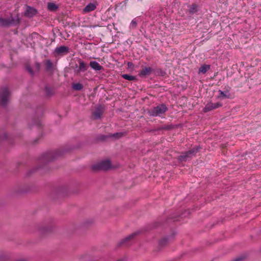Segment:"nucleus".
<instances>
[{
    "instance_id": "nucleus-29",
    "label": "nucleus",
    "mask_w": 261,
    "mask_h": 261,
    "mask_svg": "<svg viewBox=\"0 0 261 261\" xmlns=\"http://www.w3.org/2000/svg\"><path fill=\"white\" fill-rule=\"evenodd\" d=\"M246 255L245 254H243L239 256H238L232 261H243L245 258H246Z\"/></svg>"
},
{
    "instance_id": "nucleus-27",
    "label": "nucleus",
    "mask_w": 261,
    "mask_h": 261,
    "mask_svg": "<svg viewBox=\"0 0 261 261\" xmlns=\"http://www.w3.org/2000/svg\"><path fill=\"white\" fill-rule=\"evenodd\" d=\"M138 24V21L136 18H134L132 20L129 28L130 29H135L136 28Z\"/></svg>"
},
{
    "instance_id": "nucleus-39",
    "label": "nucleus",
    "mask_w": 261,
    "mask_h": 261,
    "mask_svg": "<svg viewBox=\"0 0 261 261\" xmlns=\"http://www.w3.org/2000/svg\"><path fill=\"white\" fill-rule=\"evenodd\" d=\"M17 194L19 192V191H18V189H17Z\"/></svg>"
},
{
    "instance_id": "nucleus-22",
    "label": "nucleus",
    "mask_w": 261,
    "mask_h": 261,
    "mask_svg": "<svg viewBox=\"0 0 261 261\" xmlns=\"http://www.w3.org/2000/svg\"><path fill=\"white\" fill-rule=\"evenodd\" d=\"M121 76L125 80L128 81H132L137 80V78L135 76L129 75L128 74H123L121 75Z\"/></svg>"
},
{
    "instance_id": "nucleus-30",
    "label": "nucleus",
    "mask_w": 261,
    "mask_h": 261,
    "mask_svg": "<svg viewBox=\"0 0 261 261\" xmlns=\"http://www.w3.org/2000/svg\"><path fill=\"white\" fill-rule=\"evenodd\" d=\"M26 70L32 76H33L34 75V72L33 71V69H32L30 66L27 65Z\"/></svg>"
},
{
    "instance_id": "nucleus-25",
    "label": "nucleus",
    "mask_w": 261,
    "mask_h": 261,
    "mask_svg": "<svg viewBox=\"0 0 261 261\" xmlns=\"http://www.w3.org/2000/svg\"><path fill=\"white\" fill-rule=\"evenodd\" d=\"M72 88L75 90L80 91L83 89V86L82 84L78 83L74 84L72 85Z\"/></svg>"
},
{
    "instance_id": "nucleus-17",
    "label": "nucleus",
    "mask_w": 261,
    "mask_h": 261,
    "mask_svg": "<svg viewBox=\"0 0 261 261\" xmlns=\"http://www.w3.org/2000/svg\"><path fill=\"white\" fill-rule=\"evenodd\" d=\"M219 95L218 97L219 98H229L230 96V94L229 93L228 90H226L225 92L221 91V90H219Z\"/></svg>"
},
{
    "instance_id": "nucleus-31",
    "label": "nucleus",
    "mask_w": 261,
    "mask_h": 261,
    "mask_svg": "<svg viewBox=\"0 0 261 261\" xmlns=\"http://www.w3.org/2000/svg\"><path fill=\"white\" fill-rule=\"evenodd\" d=\"M37 114H43L44 113V108L42 106L39 107L36 111Z\"/></svg>"
},
{
    "instance_id": "nucleus-26",
    "label": "nucleus",
    "mask_w": 261,
    "mask_h": 261,
    "mask_svg": "<svg viewBox=\"0 0 261 261\" xmlns=\"http://www.w3.org/2000/svg\"><path fill=\"white\" fill-rule=\"evenodd\" d=\"M124 135V133L119 132V133H114V134H112V135H110V137H113L116 139H119V138H121L122 136H123Z\"/></svg>"
},
{
    "instance_id": "nucleus-6",
    "label": "nucleus",
    "mask_w": 261,
    "mask_h": 261,
    "mask_svg": "<svg viewBox=\"0 0 261 261\" xmlns=\"http://www.w3.org/2000/svg\"><path fill=\"white\" fill-rule=\"evenodd\" d=\"M105 111V108L101 105H98L95 108V110L92 113V115L94 119H100Z\"/></svg>"
},
{
    "instance_id": "nucleus-24",
    "label": "nucleus",
    "mask_w": 261,
    "mask_h": 261,
    "mask_svg": "<svg viewBox=\"0 0 261 261\" xmlns=\"http://www.w3.org/2000/svg\"><path fill=\"white\" fill-rule=\"evenodd\" d=\"M33 124L37 127L38 129L41 130L42 129V124L41 122V120L39 119H34L33 121Z\"/></svg>"
},
{
    "instance_id": "nucleus-21",
    "label": "nucleus",
    "mask_w": 261,
    "mask_h": 261,
    "mask_svg": "<svg viewBox=\"0 0 261 261\" xmlns=\"http://www.w3.org/2000/svg\"><path fill=\"white\" fill-rule=\"evenodd\" d=\"M198 6L196 4H192L190 6V9L189 10V13L190 14L196 13L198 11Z\"/></svg>"
},
{
    "instance_id": "nucleus-2",
    "label": "nucleus",
    "mask_w": 261,
    "mask_h": 261,
    "mask_svg": "<svg viewBox=\"0 0 261 261\" xmlns=\"http://www.w3.org/2000/svg\"><path fill=\"white\" fill-rule=\"evenodd\" d=\"M201 149L200 145L196 146L190 150L182 153L178 156V160L180 162H186L189 158L195 156L196 154Z\"/></svg>"
},
{
    "instance_id": "nucleus-18",
    "label": "nucleus",
    "mask_w": 261,
    "mask_h": 261,
    "mask_svg": "<svg viewBox=\"0 0 261 261\" xmlns=\"http://www.w3.org/2000/svg\"><path fill=\"white\" fill-rule=\"evenodd\" d=\"M172 128V126L170 125H165L162 126H159L155 128L152 129L150 130L151 132H155L157 131H161L163 130H169Z\"/></svg>"
},
{
    "instance_id": "nucleus-19",
    "label": "nucleus",
    "mask_w": 261,
    "mask_h": 261,
    "mask_svg": "<svg viewBox=\"0 0 261 261\" xmlns=\"http://www.w3.org/2000/svg\"><path fill=\"white\" fill-rule=\"evenodd\" d=\"M45 95L47 97H50L54 94L53 89L48 86H46L44 88Z\"/></svg>"
},
{
    "instance_id": "nucleus-9",
    "label": "nucleus",
    "mask_w": 261,
    "mask_h": 261,
    "mask_svg": "<svg viewBox=\"0 0 261 261\" xmlns=\"http://www.w3.org/2000/svg\"><path fill=\"white\" fill-rule=\"evenodd\" d=\"M140 233V231H136L131 234L128 236L123 240H122L118 244V246H121L122 245H129V242L133 240L136 236H137L138 234Z\"/></svg>"
},
{
    "instance_id": "nucleus-13",
    "label": "nucleus",
    "mask_w": 261,
    "mask_h": 261,
    "mask_svg": "<svg viewBox=\"0 0 261 261\" xmlns=\"http://www.w3.org/2000/svg\"><path fill=\"white\" fill-rule=\"evenodd\" d=\"M14 20L13 19H4L0 18V27H8L13 24Z\"/></svg>"
},
{
    "instance_id": "nucleus-36",
    "label": "nucleus",
    "mask_w": 261,
    "mask_h": 261,
    "mask_svg": "<svg viewBox=\"0 0 261 261\" xmlns=\"http://www.w3.org/2000/svg\"><path fill=\"white\" fill-rule=\"evenodd\" d=\"M17 261H27V260H25V259H17Z\"/></svg>"
},
{
    "instance_id": "nucleus-34",
    "label": "nucleus",
    "mask_w": 261,
    "mask_h": 261,
    "mask_svg": "<svg viewBox=\"0 0 261 261\" xmlns=\"http://www.w3.org/2000/svg\"><path fill=\"white\" fill-rule=\"evenodd\" d=\"M130 65H133L132 62H128V66L129 67Z\"/></svg>"
},
{
    "instance_id": "nucleus-5",
    "label": "nucleus",
    "mask_w": 261,
    "mask_h": 261,
    "mask_svg": "<svg viewBox=\"0 0 261 261\" xmlns=\"http://www.w3.org/2000/svg\"><path fill=\"white\" fill-rule=\"evenodd\" d=\"M10 93L7 88L0 89V102L3 106L6 105L9 101Z\"/></svg>"
},
{
    "instance_id": "nucleus-4",
    "label": "nucleus",
    "mask_w": 261,
    "mask_h": 261,
    "mask_svg": "<svg viewBox=\"0 0 261 261\" xmlns=\"http://www.w3.org/2000/svg\"><path fill=\"white\" fill-rule=\"evenodd\" d=\"M94 171L107 170L111 168V163L110 160H104L92 166Z\"/></svg>"
},
{
    "instance_id": "nucleus-28",
    "label": "nucleus",
    "mask_w": 261,
    "mask_h": 261,
    "mask_svg": "<svg viewBox=\"0 0 261 261\" xmlns=\"http://www.w3.org/2000/svg\"><path fill=\"white\" fill-rule=\"evenodd\" d=\"M168 241V238L165 237L161 239L160 241L159 244L161 246L165 245Z\"/></svg>"
},
{
    "instance_id": "nucleus-35",
    "label": "nucleus",
    "mask_w": 261,
    "mask_h": 261,
    "mask_svg": "<svg viewBox=\"0 0 261 261\" xmlns=\"http://www.w3.org/2000/svg\"><path fill=\"white\" fill-rule=\"evenodd\" d=\"M17 24H18L19 23V21H20V20H19V19L18 18V17H17Z\"/></svg>"
},
{
    "instance_id": "nucleus-33",
    "label": "nucleus",
    "mask_w": 261,
    "mask_h": 261,
    "mask_svg": "<svg viewBox=\"0 0 261 261\" xmlns=\"http://www.w3.org/2000/svg\"><path fill=\"white\" fill-rule=\"evenodd\" d=\"M110 137V136H105V135H101L99 137V139L101 141H104L107 138Z\"/></svg>"
},
{
    "instance_id": "nucleus-11",
    "label": "nucleus",
    "mask_w": 261,
    "mask_h": 261,
    "mask_svg": "<svg viewBox=\"0 0 261 261\" xmlns=\"http://www.w3.org/2000/svg\"><path fill=\"white\" fill-rule=\"evenodd\" d=\"M38 13L36 9L31 6H27L24 13V15L28 17L32 18L36 15Z\"/></svg>"
},
{
    "instance_id": "nucleus-7",
    "label": "nucleus",
    "mask_w": 261,
    "mask_h": 261,
    "mask_svg": "<svg viewBox=\"0 0 261 261\" xmlns=\"http://www.w3.org/2000/svg\"><path fill=\"white\" fill-rule=\"evenodd\" d=\"M69 50V48L68 46L62 45L57 47L54 51V54L55 56H64L67 54Z\"/></svg>"
},
{
    "instance_id": "nucleus-16",
    "label": "nucleus",
    "mask_w": 261,
    "mask_h": 261,
    "mask_svg": "<svg viewBox=\"0 0 261 261\" xmlns=\"http://www.w3.org/2000/svg\"><path fill=\"white\" fill-rule=\"evenodd\" d=\"M96 8V6L95 4L93 3H89L83 9V11L85 13H88L91 11H94Z\"/></svg>"
},
{
    "instance_id": "nucleus-37",
    "label": "nucleus",
    "mask_w": 261,
    "mask_h": 261,
    "mask_svg": "<svg viewBox=\"0 0 261 261\" xmlns=\"http://www.w3.org/2000/svg\"><path fill=\"white\" fill-rule=\"evenodd\" d=\"M37 139H36L35 140H34V142L33 143L35 144V143H37Z\"/></svg>"
},
{
    "instance_id": "nucleus-3",
    "label": "nucleus",
    "mask_w": 261,
    "mask_h": 261,
    "mask_svg": "<svg viewBox=\"0 0 261 261\" xmlns=\"http://www.w3.org/2000/svg\"><path fill=\"white\" fill-rule=\"evenodd\" d=\"M168 110L167 107L164 104L160 105L153 108L149 111L148 114L150 116L156 117L164 114Z\"/></svg>"
},
{
    "instance_id": "nucleus-1",
    "label": "nucleus",
    "mask_w": 261,
    "mask_h": 261,
    "mask_svg": "<svg viewBox=\"0 0 261 261\" xmlns=\"http://www.w3.org/2000/svg\"><path fill=\"white\" fill-rule=\"evenodd\" d=\"M64 151L63 149H58L55 151H48L43 154L39 159V162L41 163H47L62 155Z\"/></svg>"
},
{
    "instance_id": "nucleus-20",
    "label": "nucleus",
    "mask_w": 261,
    "mask_h": 261,
    "mask_svg": "<svg viewBox=\"0 0 261 261\" xmlns=\"http://www.w3.org/2000/svg\"><path fill=\"white\" fill-rule=\"evenodd\" d=\"M210 67L211 66L210 65L203 64L199 68V73L204 74L210 69Z\"/></svg>"
},
{
    "instance_id": "nucleus-38",
    "label": "nucleus",
    "mask_w": 261,
    "mask_h": 261,
    "mask_svg": "<svg viewBox=\"0 0 261 261\" xmlns=\"http://www.w3.org/2000/svg\"><path fill=\"white\" fill-rule=\"evenodd\" d=\"M29 127H30V128H32V124H29Z\"/></svg>"
},
{
    "instance_id": "nucleus-10",
    "label": "nucleus",
    "mask_w": 261,
    "mask_h": 261,
    "mask_svg": "<svg viewBox=\"0 0 261 261\" xmlns=\"http://www.w3.org/2000/svg\"><path fill=\"white\" fill-rule=\"evenodd\" d=\"M221 106L222 104L220 102H216L215 103L212 102H208L206 105V106L204 108L203 112L206 113L212 110L217 109Z\"/></svg>"
},
{
    "instance_id": "nucleus-12",
    "label": "nucleus",
    "mask_w": 261,
    "mask_h": 261,
    "mask_svg": "<svg viewBox=\"0 0 261 261\" xmlns=\"http://www.w3.org/2000/svg\"><path fill=\"white\" fill-rule=\"evenodd\" d=\"M153 71L152 68L150 67H145L140 70L138 75L140 77H144L149 75Z\"/></svg>"
},
{
    "instance_id": "nucleus-8",
    "label": "nucleus",
    "mask_w": 261,
    "mask_h": 261,
    "mask_svg": "<svg viewBox=\"0 0 261 261\" xmlns=\"http://www.w3.org/2000/svg\"><path fill=\"white\" fill-rule=\"evenodd\" d=\"M77 62L79 63V65H76V68H77L76 72L77 73L84 72L88 70L89 68L88 65L81 59H78Z\"/></svg>"
},
{
    "instance_id": "nucleus-32",
    "label": "nucleus",
    "mask_w": 261,
    "mask_h": 261,
    "mask_svg": "<svg viewBox=\"0 0 261 261\" xmlns=\"http://www.w3.org/2000/svg\"><path fill=\"white\" fill-rule=\"evenodd\" d=\"M35 69L37 71H39L40 70V63H38V62H36L35 64Z\"/></svg>"
},
{
    "instance_id": "nucleus-23",
    "label": "nucleus",
    "mask_w": 261,
    "mask_h": 261,
    "mask_svg": "<svg viewBox=\"0 0 261 261\" xmlns=\"http://www.w3.org/2000/svg\"><path fill=\"white\" fill-rule=\"evenodd\" d=\"M47 8L51 11H55L58 9V6L54 3H48Z\"/></svg>"
},
{
    "instance_id": "nucleus-15",
    "label": "nucleus",
    "mask_w": 261,
    "mask_h": 261,
    "mask_svg": "<svg viewBox=\"0 0 261 261\" xmlns=\"http://www.w3.org/2000/svg\"><path fill=\"white\" fill-rule=\"evenodd\" d=\"M44 64L45 66V71L53 73L54 71V65L50 60H46Z\"/></svg>"
},
{
    "instance_id": "nucleus-14",
    "label": "nucleus",
    "mask_w": 261,
    "mask_h": 261,
    "mask_svg": "<svg viewBox=\"0 0 261 261\" xmlns=\"http://www.w3.org/2000/svg\"><path fill=\"white\" fill-rule=\"evenodd\" d=\"M89 65L92 69L96 71L103 70V67L98 62L95 61H90Z\"/></svg>"
}]
</instances>
